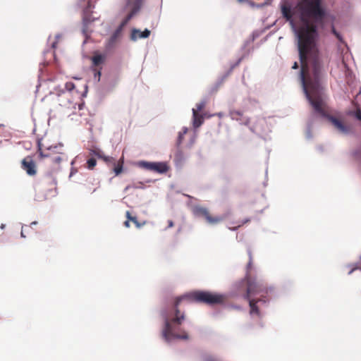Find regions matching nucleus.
I'll return each mask as SVG.
<instances>
[{
	"label": "nucleus",
	"mask_w": 361,
	"mask_h": 361,
	"mask_svg": "<svg viewBox=\"0 0 361 361\" xmlns=\"http://www.w3.org/2000/svg\"><path fill=\"white\" fill-rule=\"evenodd\" d=\"M185 161V157L181 149L177 148V150L174 154V163L177 168H181Z\"/></svg>",
	"instance_id": "obj_13"
},
{
	"label": "nucleus",
	"mask_w": 361,
	"mask_h": 361,
	"mask_svg": "<svg viewBox=\"0 0 361 361\" xmlns=\"http://www.w3.org/2000/svg\"><path fill=\"white\" fill-rule=\"evenodd\" d=\"M143 0H135L132 4V8L140 11L142 5Z\"/></svg>",
	"instance_id": "obj_26"
},
{
	"label": "nucleus",
	"mask_w": 361,
	"mask_h": 361,
	"mask_svg": "<svg viewBox=\"0 0 361 361\" xmlns=\"http://www.w3.org/2000/svg\"><path fill=\"white\" fill-rule=\"evenodd\" d=\"M225 295L221 293H212L208 290H195L186 293L176 299H170L160 310L162 324L161 334L163 339L168 343L176 339L188 340L189 336L182 324L185 320V313L178 309L180 302L183 300H194L209 305L222 304Z\"/></svg>",
	"instance_id": "obj_2"
},
{
	"label": "nucleus",
	"mask_w": 361,
	"mask_h": 361,
	"mask_svg": "<svg viewBox=\"0 0 361 361\" xmlns=\"http://www.w3.org/2000/svg\"><path fill=\"white\" fill-rule=\"evenodd\" d=\"M248 44H249V41H245V42H244L242 48H241V49H242V50L245 49V47L248 45Z\"/></svg>",
	"instance_id": "obj_51"
},
{
	"label": "nucleus",
	"mask_w": 361,
	"mask_h": 361,
	"mask_svg": "<svg viewBox=\"0 0 361 361\" xmlns=\"http://www.w3.org/2000/svg\"><path fill=\"white\" fill-rule=\"evenodd\" d=\"M89 152L90 155L95 156L99 159H101V157H102L103 152L99 147L91 148L89 149Z\"/></svg>",
	"instance_id": "obj_21"
},
{
	"label": "nucleus",
	"mask_w": 361,
	"mask_h": 361,
	"mask_svg": "<svg viewBox=\"0 0 361 361\" xmlns=\"http://www.w3.org/2000/svg\"><path fill=\"white\" fill-rule=\"evenodd\" d=\"M228 77L224 73L222 75H221L217 80L222 85L224 81Z\"/></svg>",
	"instance_id": "obj_41"
},
{
	"label": "nucleus",
	"mask_w": 361,
	"mask_h": 361,
	"mask_svg": "<svg viewBox=\"0 0 361 361\" xmlns=\"http://www.w3.org/2000/svg\"><path fill=\"white\" fill-rule=\"evenodd\" d=\"M237 288L240 292H245L243 298L249 302L250 315H256L259 318L262 317V314L259 310L257 303L267 305L271 300L278 297V291L275 286H268L247 276L238 283Z\"/></svg>",
	"instance_id": "obj_4"
},
{
	"label": "nucleus",
	"mask_w": 361,
	"mask_h": 361,
	"mask_svg": "<svg viewBox=\"0 0 361 361\" xmlns=\"http://www.w3.org/2000/svg\"><path fill=\"white\" fill-rule=\"evenodd\" d=\"M126 218H127L128 220H130V221H133V222L135 224V226H136V227H137V228H140V227L144 224V223H143V224H140V223L137 221V217H136V216H132L130 215V212H129V211H127V212H126Z\"/></svg>",
	"instance_id": "obj_22"
},
{
	"label": "nucleus",
	"mask_w": 361,
	"mask_h": 361,
	"mask_svg": "<svg viewBox=\"0 0 361 361\" xmlns=\"http://www.w3.org/2000/svg\"><path fill=\"white\" fill-rule=\"evenodd\" d=\"M42 142H41V139H38V140H37V152L39 153V156L40 157H42V158H49V157H50V154L44 153L42 151Z\"/></svg>",
	"instance_id": "obj_19"
},
{
	"label": "nucleus",
	"mask_w": 361,
	"mask_h": 361,
	"mask_svg": "<svg viewBox=\"0 0 361 361\" xmlns=\"http://www.w3.org/2000/svg\"><path fill=\"white\" fill-rule=\"evenodd\" d=\"M205 101H202L199 104H197V109L195 111H200L205 106Z\"/></svg>",
	"instance_id": "obj_36"
},
{
	"label": "nucleus",
	"mask_w": 361,
	"mask_h": 361,
	"mask_svg": "<svg viewBox=\"0 0 361 361\" xmlns=\"http://www.w3.org/2000/svg\"><path fill=\"white\" fill-rule=\"evenodd\" d=\"M61 159H62L60 156H56L51 158V161L54 163H60Z\"/></svg>",
	"instance_id": "obj_40"
},
{
	"label": "nucleus",
	"mask_w": 361,
	"mask_h": 361,
	"mask_svg": "<svg viewBox=\"0 0 361 361\" xmlns=\"http://www.w3.org/2000/svg\"><path fill=\"white\" fill-rule=\"evenodd\" d=\"M61 37V34L60 33H58L55 35V39L56 40L54 42H52L51 44V47L52 48H55L56 47V44H57V40Z\"/></svg>",
	"instance_id": "obj_37"
},
{
	"label": "nucleus",
	"mask_w": 361,
	"mask_h": 361,
	"mask_svg": "<svg viewBox=\"0 0 361 361\" xmlns=\"http://www.w3.org/2000/svg\"><path fill=\"white\" fill-rule=\"evenodd\" d=\"M204 122V117L202 114H197L195 109H192V126L195 129L198 128Z\"/></svg>",
	"instance_id": "obj_14"
},
{
	"label": "nucleus",
	"mask_w": 361,
	"mask_h": 361,
	"mask_svg": "<svg viewBox=\"0 0 361 361\" xmlns=\"http://www.w3.org/2000/svg\"><path fill=\"white\" fill-rule=\"evenodd\" d=\"M358 262H361V255L359 257V261Z\"/></svg>",
	"instance_id": "obj_63"
},
{
	"label": "nucleus",
	"mask_w": 361,
	"mask_h": 361,
	"mask_svg": "<svg viewBox=\"0 0 361 361\" xmlns=\"http://www.w3.org/2000/svg\"><path fill=\"white\" fill-rule=\"evenodd\" d=\"M97 164V160L94 157H91L87 160V168L92 170Z\"/></svg>",
	"instance_id": "obj_24"
},
{
	"label": "nucleus",
	"mask_w": 361,
	"mask_h": 361,
	"mask_svg": "<svg viewBox=\"0 0 361 361\" xmlns=\"http://www.w3.org/2000/svg\"><path fill=\"white\" fill-rule=\"evenodd\" d=\"M193 215L197 218H204L208 224H217L224 219V216H211L208 209L200 205H195L192 209Z\"/></svg>",
	"instance_id": "obj_7"
},
{
	"label": "nucleus",
	"mask_w": 361,
	"mask_h": 361,
	"mask_svg": "<svg viewBox=\"0 0 361 361\" xmlns=\"http://www.w3.org/2000/svg\"><path fill=\"white\" fill-rule=\"evenodd\" d=\"M187 132H188V128L183 127L182 129V131L178 133V135L177 140H176L177 148H178L180 147V145L182 143V141L183 140L184 135L187 133Z\"/></svg>",
	"instance_id": "obj_18"
},
{
	"label": "nucleus",
	"mask_w": 361,
	"mask_h": 361,
	"mask_svg": "<svg viewBox=\"0 0 361 361\" xmlns=\"http://www.w3.org/2000/svg\"><path fill=\"white\" fill-rule=\"evenodd\" d=\"M91 70L93 72L94 74V80L96 82H99L101 79L102 72H101V68H98L96 67H91Z\"/></svg>",
	"instance_id": "obj_20"
},
{
	"label": "nucleus",
	"mask_w": 361,
	"mask_h": 361,
	"mask_svg": "<svg viewBox=\"0 0 361 361\" xmlns=\"http://www.w3.org/2000/svg\"><path fill=\"white\" fill-rule=\"evenodd\" d=\"M225 75H226L227 77H228V76L231 75V73L227 71L225 73Z\"/></svg>",
	"instance_id": "obj_60"
},
{
	"label": "nucleus",
	"mask_w": 361,
	"mask_h": 361,
	"mask_svg": "<svg viewBox=\"0 0 361 361\" xmlns=\"http://www.w3.org/2000/svg\"><path fill=\"white\" fill-rule=\"evenodd\" d=\"M22 169L25 170L28 176H34L37 173L36 165L30 157H26L22 161Z\"/></svg>",
	"instance_id": "obj_9"
},
{
	"label": "nucleus",
	"mask_w": 361,
	"mask_h": 361,
	"mask_svg": "<svg viewBox=\"0 0 361 361\" xmlns=\"http://www.w3.org/2000/svg\"><path fill=\"white\" fill-rule=\"evenodd\" d=\"M350 270L348 271V274L351 275L355 271H356V267H350Z\"/></svg>",
	"instance_id": "obj_49"
},
{
	"label": "nucleus",
	"mask_w": 361,
	"mask_h": 361,
	"mask_svg": "<svg viewBox=\"0 0 361 361\" xmlns=\"http://www.w3.org/2000/svg\"><path fill=\"white\" fill-rule=\"evenodd\" d=\"M248 255H249V257H250V261L247 264V268L250 267L252 264V256H251V252L250 250H248Z\"/></svg>",
	"instance_id": "obj_47"
},
{
	"label": "nucleus",
	"mask_w": 361,
	"mask_h": 361,
	"mask_svg": "<svg viewBox=\"0 0 361 361\" xmlns=\"http://www.w3.org/2000/svg\"><path fill=\"white\" fill-rule=\"evenodd\" d=\"M113 164L114 165V169H113L114 172L116 176H118L123 171V159H120L118 164H116L115 161H114Z\"/></svg>",
	"instance_id": "obj_16"
},
{
	"label": "nucleus",
	"mask_w": 361,
	"mask_h": 361,
	"mask_svg": "<svg viewBox=\"0 0 361 361\" xmlns=\"http://www.w3.org/2000/svg\"><path fill=\"white\" fill-rule=\"evenodd\" d=\"M255 37H256V36L255 35V33H253L252 40L254 41L255 39Z\"/></svg>",
	"instance_id": "obj_61"
},
{
	"label": "nucleus",
	"mask_w": 361,
	"mask_h": 361,
	"mask_svg": "<svg viewBox=\"0 0 361 361\" xmlns=\"http://www.w3.org/2000/svg\"><path fill=\"white\" fill-rule=\"evenodd\" d=\"M5 228H6V224H1V226H0V228L3 230V229H4Z\"/></svg>",
	"instance_id": "obj_55"
},
{
	"label": "nucleus",
	"mask_w": 361,
	"mask_h": 361,
	"mask_svg": "<svg viewBox=\"0 0 361 361\" xmlns=\"http://www.w3.org/2000/svg\"><path fill=\"white\" fill-rule=\"evenodd\" d=\"M45 180L48 182L49 180H51L54 185H56V179L55 177L52 176L51 172H47L44 177Z\"/></svg>",
	"instance_id": "obj_29"
},
{
	"label": "nucleus",
	"mask_w": 361,
	"mask_h": 361,
	"mask_svg": "<svg viewBox=\"0 0 361 361\" xmlns=\"http://www.w3.org/2000/svg\"><path fill=\"white\" fill-rule=\"evenodd\" d=\"M323 0H298L295 8L303 26L300 31L302 39L319 40L318 25H323L329 13Z\"/></svg>",
	"instance_id": "obj_3"
},
{
	"label": "nucleus",
	"mask_w": 361,
	"mask_h": 361,
	"mask_svg": "<svg viewBox=\"0 0 361 361\" xmlns=\"http://www.w3.org/2000/svg\"><path fill=\"white\" fill-rule=\"evenodd\" d=\"M234 68H232V66H230V68L228 70V71L231 73Z\"/></svg>",
	"instance_id": "obj_56"
},
{
	"label": "nucleus",
	"mask_w": 361,
	"mask_h": 361,
	"mask_svg": "<svg viewBox=\"0 0 361 361\" xmlns=\"http://www.w3.org/2000/svg\"><path fill=\"white\" fill-rule=\"evenodd\" d=\"M151 31L148 28H145L143 31L137 28H133L130 33V39L136 42L138 39H147L149 37Z\"/></svg>",
	"instance_id": "obj_10"
},
{
	"label": "nucleus",
	"mask_w": 361,
	"mask_h": 361,
	"mask_svg": "<svg viewBox=\"0 0 361 361\" xmlns=\"http://www.w3.org/2000/svg\"><path fill=\"white\" fill-rule=\"evenodd\" d=\"M84 106V103L79 104V109H82Z\"/></svg>",
	"instance_id": "obj_59"
},
{
	"label": "nucleus",
	"mask_w": 361,
	"mask_h": 361,
	"mask_svg": "<svg viewBox=\"0 0 361 361\" xmlns=\"http://www.w3.org/2000/svg\"><path fill=\"white\" fill-rule=\"evenodd\" d=\"M138 13L134 8H131L130 13L122 20L120 25L114 30L110 37L105 43L106 50H111L116 44L117 39L120 37L123 27L128 23V22Z\"/></svg>",
	"instance_id": "obj_5"
},
{
	"label": "nucleus",
	"mask_w": 361,
	"mask_h": 361,
	"mask_svg": "<svg viewBox=\"0 0 361 361\" xmlns=\"http://www.w3.org/2000/svg\"><path fill=\"white\" fill-rule=\"evenodd\" d=\"M270 0H267L266 2L264 3V4H270Z\"/></svg>",
	"instance_id": "obj_62"
},
{
	"label": "nucleus",
	"mask_w": 361,
	"mask_h": 361,
	"mask_svg": "<svg viewBox=\"0 0 361 361\" xmlns=\"http://www.w3.org/2000/svg\"><path fill=\"white\" fill-rule=\"evenodd\" d=\"M173 225H174V224L172 220H168V226L165 230H166L167 228H172L173 226Z\"/></svg>",
	"instance_id": "obj_45"
},
{
	"label": "nucleus",
	"mask_w": 361,
	"mask_h": 361,
	"mask_svg": "<svg viewBox=\"0 0 361 361\" xmlns=\"http://www.w3.org/2000/svg\"><path fill=\"white\" fill-rule=\"evenodd\" d=\"M355 116L357 120L361 121V110H358L357 111H356L355 114Z\"/></svg>",
	"instance_id": "obj_44"
},
{
	"label": "nucleus",
	"mask_w": 361,
	"mask_h": 361,
	"mask_svg": "<svg viewBox=\"0 0 361 361\" xmlns=\"http://www.w3.org/2000/svg\"><path fill=\"white\" fill-rule=\"evenodd\" d=\"M63 146V144L61 142H59L58 145L48 146L47 147V149L49 151H51V152L60 154L61 152H59L58 150V149L61 148Z\"/></svg>",
	"instance_id": "obj_23"
},
{
	"label": "nucleus",
	"mask_w": 361,
	"mask_h": 361,
	"mask_svg": "<svg viewBox=\"0 0 361 361\" xmlns=\"http://www.w3.org/2000/svg\"><path fill=\"white\" fill-rule=\"evenodd\" d=\"M351 156L355 157L357 160L361 161V149H355L351 152Z\"/></svg>",
	"instance_id": "obj_27"
},
{
	"label": "nucleus",
	"mask_w": 361,
	"mask_h": 361,
	"mask_svg": "<svg viewBox=\"0 0 361 361\" xmlns=\"http://www.w3.org/2000/svg\"><path fill=\"white\" fill-rule=\"evenodd\" d=\"M130 220L127 219V220L124 222V226L127 228L130 227Z\"/></svg>",
	"instance_id": "obj_50"
},
{
	"label": "nucleus",
	"mask_w": 361,
	"mask_h": 361,
	"mask_svg": "<svg viewBox=\"0 0 361 361\" xmlns=\"http://www.w3.org/2000/svg\"><path fill=\"white\" fill-rule=\"evenodd\" d=\"M250 50H248L246 53L243 54L235 63H231L232 68H235L237 67L241 61L249 54Z\"/></svg>",
	"instance_id": "obj_25"
},
{
	"label": "nucleus",
	"mask_w": 361,
	"mask_h": 361,
	"mask_svg": "<svg viewBox=\"0 0 361 361\" xmlns=\"http://www.w3.org/2000/svg\"><path fill=\"white\" fill-rule=\"evenodd\" d=\"M228 77L224 73L222 75H221L217 80L222 85L224 81Z\"/></svg>",
	"instance_id": "obj_42"
},
{
	"label": "nucleus",
	"mask_w": 361,
	"mask_h": 361,
	"mask_svg": "<svg viewBox=\"0 0 361 361\" xmlns=\"http://www.w3.org/2000/svg\"><path fill=\"white\" fill-rule=\"evenodd\" d=\"M77 173V169L72 168L70 172L69 177H72L74 174Z\"/></svg>",
	"instance_id": "obj_46"
},
{
	"label": "nucleus",
	"mask_w": 361,
	"mask_h": 361,
	"mask_svg": "<svg viewBox=\"0 0 361 361\" xmlns=\"http://www.w3.org/2000/svg\"><path fill=\"white\" fill-rule=\"evenodd\" d=\"M250 221V219L249 218L245 219H243V220L240 222V224H239L237 226L233 227V228H230V227H229L228 228H229L230 230H231V231H236V230H237L239 227H240L242 225H243V224H245L247 223V222H248V221Z\"/></svg>",
	"instance_id": "obj_32"
},
{
	"label": "nucleus",
	"mask_w": 361,
	"mask_h": 361,
	"mask_svg": "<svg viewBox=\"0 0 361 361\" xmlns=\"http://www.w3.org/2000/svg\"><path fill=\"white\" fill-rule=\"evenodd\" d=\"M231 307L232 308H233V309H235V310H240L241 309V307L240 306H238V305H232Z\"/></svg>",
	"instance_id": "obj_53"
},
{
	"label": "nucleus",
	"mask_w": 361,
	"mask_h": 361,
	"mask_svg": "<svg viewBox=\"0 0 361 361\" xmlns=\"http://www.w3.org/2000/svg\"><path fill=\"white\" fill-rule=\"evenodd\" d=\"M87 90H88V85L87 84H85L84 85V91H83V92L81 94V96L82 97H85L87 96Z\"/></svg>",
	"instance_id": "obj_43"
},
{
	"label": "nucleus",
	"mask_w": 361,
	"mask_h": 361,
	"mask_svg": "<svg viewBox=\"0 0 361 361\" xmlns=\"http://www.w3.org/2000/svg\"><path fill=\"white\" fill-rule=\"evenodd\" d=\"M20 236H21L22 238H25V234H24V233H23V230L21 231Z\"/></svg>",
	"instance_id": "obj_58"
},
{
	"label": "nucleus",
	"mask_w": 361,
	"mask_h": 361,
	"mask_svg": "<svg viewBox=\"0 0 361 361\" xmlns=\"http://www.w3.org/2000/svg\"><path fill=\"white\" fill-rule=\"evenodd\" d=\"M102 159H103L106 163H111L115 161L113 157L109 156H106L104 154H102V157H101Z\"/></svg>",
	"instance_id": "obj_34"
},
{
	"label": "nucleus",
	"mask_w": 361,
	"mask_h": 361,
	"mask_svg": "<svg viewBox=\"0 0 361 361\" xmlns=\"http://www.w3.org/2000/svg\"><path fill=\"white\" fill-rule=\"evenodd\" d=\"M290 6L281 5L282 16L286 19L294 33L301 69L299 71V80L303 93L309 104L313 109V113L307 122L306 129V138H312L311 130L313 125L312 120L319 116L327 119L338 131L348 135L351 133L349 126L338 118L330 115L325 110L326 96L324 88L321 83L322 63L319 58L318 40L302 39L300 30L290 13Z\"/></svg>",
	"instance_id": "obj_1"
},
{
	"label": "nucleus",
	"mask_w": 361,
	"mask_h": 361,
	"mask_svg": "<svg viewBox=\"0 0 361 361\" xmlns=\"http://www.w3.org/2000/svg\"><path fill=\"white\" fill-rule=\"evenodd\" d=\"M132 188L135 189H144L145 185L142 182H138V183H133L132 184Z\"/></svg>",
	"instance_id": "obj_33"
},
{
	"label": "nucleus",
	"mask_w": 361,
	"mask_h": 361,
	"mask_svg": "<svg viewBox=\"0 0 361 361\" xmlns=\"http://www.w3.org/2000/svg\"><path fill=\"white\" fill-rule=\"evenodd\" d=\"M204 361H222V360L219 358L214 357L212 355H207L204 358Z\"/></svg>",
	"instance_id": "obj_35"
},
{
	"label": "nucleus",
	"mask_w": 361,
	"mask_h": 361,
	"mask_svg": "<svg viewBox=\"0 0 361 361\" xmlns=\"http://www.w3.org/2000/svg\"><path fill=\"white\" fill-rule=\"evenodd\" d=\"M137 166L159 174L166 173L169 170V166L166 161H148L142 160L137 162Z\"/></svg>",
	"instance_id": "obj_6"
},
{
	"label": "nucleus",
	"mask_w": 361,
	"mask_h": 361,
	"mask_svg": "<svg viewBox=\"0 0 361 361\" xmlns=\"http://www.w3.org/2000/svg\"><path fill=\"white\" fill-rule=\"evenodd\" d=\"M331 32L341 42H343L342 35L335 29L334 25L331 27Z\"/></svg>",
	"instance_id": "obj_30"
},
{
	"label": "nucleus",
	"mask_w": 361,
	"mask_h": 361,
	"mask_svg": "<svg viewBox=\"0 0 361 361\" xmlns=\"http://www.w3.org/2000/svg\"><path fill=\"white\" fill-rule=\"evenodd\" d=\"M221 85V84L218 80H216L210 87L209 92L211 94L216 92Z\"/></svg>",
	"instance_id": "obj_28"
},
{
	"label": "nucleus",
	"mask_w": 361,
	"mask_h": 361,
	"mask_svg": "<svg viewBox=\"0 0 361 361\" xmlns=\"http://www.w3.org/2000/svg\"><path fill=\"white\" fill-rule=\"evenodd\" d=\"M130 188H132V185H127V186L124 188L123 192H127Z\"/></svg>",
	"instance_id": "obj_52"
},
{
	"label": "nucleus",
	"mask_w": 361,
	"mask_h": 361,
	"mask_svg": "<svg viewBox=\"0 0 361 361\" xmlns=\"http://www.w3.org/2000/svg\"><path fill=\"white\" fill-rule=\"evenodd\" d=\"M239 3H247L251 6H256V4L250 0H237Z\"/></svg>",
	"instance_id": "obj_39"
},
{
	"label": "nucleus",
	"mask_w": 361,
	"mask_h": 361,
	"mask_svg": "<svg viewBox=\"0 0 361 361\" xmlns=\"http://www.w3.org/2000/svg\"><path fill=\"white\" fill-rule=\"evenodd\" d=\"M92 66L97 68L102 64L105 61V55L99 53H95L91 59Z\"/></svg>",
	"instance_id": "obj_15"
},
{
	"label": "nucleus",
	"mask_w": 361,
	"mask_h": 361,
	"mask_svg": "<svg viewBox=\"0 0 361 361\" xmlns=\"http://www.w3.org/2000/svg\"><path fill=\"white\" fill-rule=\"evenodd\" d=\"M360 262H356L355 263H352V264H347V267H356V270H358V269L360 268Z\"/></svg>",
	"instance_id": "obj_38"
},
{
	"label": "nucleus",
	"mask_w": 361,
	"mask_h": 361,
	"mask_svg": "<svg viewBox=\"0 0 361 361\" xmlns=\"http://www.w3.org/2000/svg\"><path fill=\"white\" fill-rule=\"evenodd\" d=\"M299 68V63L297 61H295L293 65L292 66L293 69H298Z\"/></svg>",
	"instance_id": "obj_48"
},
{
	"label": "nucleus",
	"mask_w": 361,
	"mask_h": 361,
	"mask_svg": "<svg viewBox=\"0 0 361 361\" xmlns=\"http://www.w3.org/2000/svg\"><path fill=\"white\" fill-rule=\"evenodd\" d=\"M230 116L233 120L239 121L240 124L247 126L250 123V118L247 117H244L243 116V113L240 111L232 110L230 111Z\"/></svg>",
	"instance_id": "obj_11"
},
{
	"label": "nucleus",
	"mask_w": 361,
	"mask_h": 361,
	"mask_svg": "<svg viewBox=\"0 0 361 361\" xmlns=\"http://www.w3.org/2000/svg\"><path fill=\"white\" fill-rule=\"evenodd\" d=\"M118 82V78L115 75H109L105 78L104 82L101 87L102 94H107L111 92Z\"/></svg>",
	"instance_id": "obj_8"
},
{
	"label": "nucleus",
	"mask_w": 361,
	"mask_h": 361,
	"mask_svg": "<svg viewBox=\"0 0 361 361\" xmlns=\"http://www.w3.org/2000/svg\"><path fill=\"white\" fill-rule=\"evenodd\" d=\"M358 270H360L361 271V262H360V268L358 269Z\"/></svg>",
	"instance_id": "obj_64"
},
{
	"label": "nucleus",
	"mask_w": 361,
	"mask_h": 361,
	"mask_svg": "<svg viewBox=\"0 0 361 361\" xmlns=\"http://www.w3.org/2000/svg\"><path fill=\"white\" fill-rule=\"evenodd\" d=\"M94 8V5L91 1H88L86 6L82 9V16H87L92 13V9Z\"/></svg>",
	"instance_id": "obj_17"
},
{
	"label": "nucleus",
	"mask_w": 361,
	"mask_h": 361,
	"mask_svg": "<svg viewBox=\"0 0 361 361\" xmlns=\"http://www.w3.org/2000/svg\"><path fill=\"white\" fill-rule=\"evenodd\" d=\"M75 87V84L72 82H67L65 84V89L68 92L72 91Z\"/></svg>",
	"instance_id": "obj_31"
},
{
	"label": "nucleus",
	"mask_w": 361,
	"mask_h": 361,
	"mask_svg": "<svg viewBox=\"0 0 361 361\" xmlns=\"http://www.w3.org/2000/svg\"><path fill=\"white\" fill-rule=\"evenodd\" d=\"M98 18H95L92 16V14H89L87 16H82V32L85 36H87V27L90 24L97 20Z\"/></svg>",
	"instance_id": "obj_12"
},
{
	"label": "nucleus",
	"mask_w": 361,
	"mask_h": 361,
	"mask_svg": "<svg viewBox=\"0 0 361 361\" xmlns=\"http://www.w3.org/2000/svg\"><path fill=\"white\" fill-rule=\"evenodd\" d=\"M85 0H78V2H77V6L78 7H80L81 6V3L82 2H84Z\"/></svg>",
	"instance_id": "obj_54"
},
{
	"label": "nucleus",
	"mask_w": 361,
	"mask_h": 361,
	"mask_svg": "<svg viewBox=\"0 0 361 361\" xmlns=\"http://www.w3.org/2000/svg\"><path fill=\"white\" fill-rule=\"evenodd\" d=\"M37 221H32V222L30 224V226H35V225H37Z\"/></svg>",
	"instance_id": "obj_57"
}]
</instances>
